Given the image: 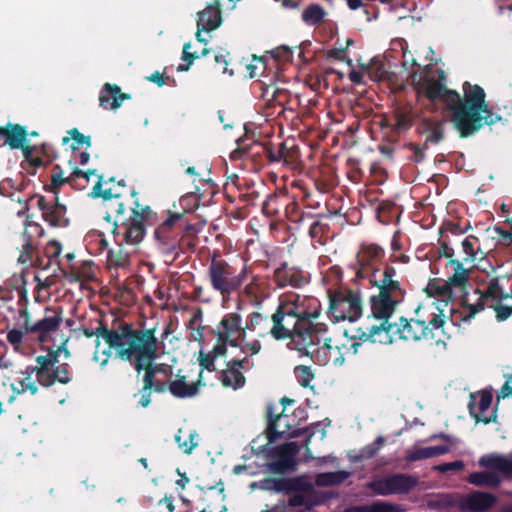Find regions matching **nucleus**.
<instances>
[{"label":"nucleus","instance_id":"f257e3e1","mask_svg":"<svg viewBox=\"0 0 512 512\" xmlns=\"http://www.w3.org/2000/svg\"><path fill=\"white\" fill-rule=\"evenodd\" d=\"M412 83L418 94L431 101L442 100L451 113V121L462 137L478 131L484 125H491L500 120L485 101L484 90L477 85L465 83L464 101L460 95L446 87L444 72L426 66L419 73L412 75Z\"/></svg>","mask_w":512,"mask_h":512},{"label":"nucleus","instance_id":"f03ea898","mask_svg":"<svg viewBox=\"0 0 512 512\" xmlns=\"http://www.w3.org/2000/svg\"><path fill=\"white\" fill-rule=\"evenodd\" d=\"M92 335L94 333H87V336ZM95 336L93 360L101 367L108 363L111 357V349H114L119 358L133 361L138 372L145 371L144 386L140 391L139 404L143 408L148 407L151 403V390L162 391L164 389L162 379L158 378V374L167 373L163 367L150 365L158 349L157 339L153 331L131 330L127 327L117 330L98 328Z\"/></svg>","mask_w":512,"mask_h":512},{"label":"nucleus","instance_id":"7ed1b4c3","mask_svg":"<svg viewBox=\"0 0 512 512\" xmlns=\"http://www.w3.org/2000/svg\"><path fill=\"white\" fill-rule=\"evenodd\" d=\"M446 310L433 298H426L415 309L416 317L407 321L401 319L399 324L388 325L382 322L379 326H371L364 336L373 343H392V335L399 334L404 340H434L436 343L444 342L446 332L444 330Z\"/></svg>","mask_w":512,"mask_h":512},{"label":"nucleus","instance_id":"20e7f679","mask_svg":"<svg viewBox=\"0 0 512 512\" xmlns=\"http://www.w3.org/2000/svg\"><path fill=\"white\" fill-rule=\"evenodd\" d=\"M150 215L151 210L148 206H143L135 201L129 219L113 224L111 231L119 249L108 252L107 262L109 267L126 266L130 253L134 250L133 248L144 238L145 221Z\"/></svg>","mask_w":512,"mask_h":512},{"label":"nucleus","instance_id":"39448f33","mask_svg":"<svg viewBox=\"0 0 512 512\" xmlns=\"http://www.w3.org/2000/svg\"><path fill=\"white\" fill-rule=\"evenodd\" d=\"M444 256L447 280L430 282L424 292L445 310H448L451 300H459L464 307V300L471 295L467 292L470 269L465 268L460 261L450 259L452 250L448 247L444 248ZM449 311H453V307Z\"/></svg>","mask_w":512,"mask_h":512},{"label":"nucleus","instance_id":"423d86ee","mask_svg":"<svg viewBox=\"0 0 512 512\" xmlns=\"http://www.w3.org/2000/svg\"><path fill=\"white\" fill-rule=\"evenodd\" d=\"M321 331L322 327L314 331V334L320 336V342H314L307 349H304L305 354L314 356L320 365L342 367L346 356L358 352L359 343L343 341L339 337L325 336Z\"/></svg>","mask_w":512,"mask_h":512},{"label":"nucleus","instance_id":"0eeeda50","mask_svg":"<svg viewBox=\"0 0 512 512\" xmlns=\"http://www.w3.org/2000/svg\"><path fill=\"white\" fill-rule=\"evenodd\" d=\"M247 328L242 326L239 314H226L214 330L218 345H223L227 349L229 346L232 353L233 350L240 349L241 353L246 356L257 354L261 349L260 342L258 340L248 341L246 339Z\"/></svg>","mask_w":512,"mask_h":512},{"label":"nucleus","instance_id":"6e6552de","mask_svg":"<svg viewBox=\"0 0 512 512\" xmlns=\"http://www.w3.org/2000/svg\"><path fill=\"white\" fill-rule=\"evenodd\" d=\"M272 321L271 334L273 337L278 340L291 338L299 351L307 349L314 342H320L318 334H314V331L305 330L304 326L300 325L299 319L282 313L281 306L272 316Z\"/></svg>","mask_w":512,"mask_h":512},{"label":"nucleus","instance_id":"1a4fd4ad","mask_svg":"<svg viewBox=\"0 0 512 512\" xmlns=\"http://www.w3.org/2000/svg\"><path fill=\"white\" fill-rule=\"evenodd\" d=\"M65 342V339L60 338L59 345H57L56 350H51L49 348L46 355L37 357V380L41 385L50 386L56 381L60 383H67L70 380L66 365L59 364V357L61 355H64L65 359L69 357V352L64 347Z\"/></svg>","mask_w":512,"mask_h":512},{"label":"nucleus","instance_id":"9d476101","mask_svg":"<svg viewBox=\"0 0 512 512\" xmlns=\"http://www.w3.org/2000/svg\"><path fill=\"white\" fill-rule=\"evenodd\" d=\"M281 312L299 319L305 330L316 331L311 320L319 316L320 304L317 299L297 294L287 295L280 304Z\"/></svg>","mask_w":512,"mask_h":512},{"label":"nucleus","instance_id":"9b49d317","mask_svg":"<svg viewBox=\"0 0 512 512\" xmlns=\"http://www.w3.org/2000/svg\"><path fill=\"white\" fill-rule=\"evenodd\" d=\"M479 464L486 471L473 473L469 476V482L475 485H496L502 477L512 476V455H487L480 459Z\"/></svg>","mask_w":512,"mask_h":512},{"label":"nucleus","instance_id":"f8f14e48","mask_svg":"<svg viewBox=\"0 0 512 512\" xmlns=\"http://www.w3.org/2000/svg\"><path fill=\"white\" fill-rule=\"evenodd\" d=\"M329 315L335 321H355L362 313L359 297L352 292H337L330 296Z\"/></svg>","mask_w":512,"mask_h":512},{"label":"nucleus","instance_id":"ddd939ff","mask_svg":"<svg viewBox=\"0 0 512 512\" xmlns=\"http://www.w3.org/2000/svg\"><path fill=\"white\" fill-rule=\"evenodd\" d=\"M506 298L497 283H491L484 294H480L477 290H474L471 295H468L464 300V310L455 313L451 321L454 324L457 323L458 320L467 321L476 313L483 310L484 302H488L489 300L500 301Z\"/></svg>","mask_w":512,"mask_h":512},{"label":"nucleus","instance_id":"4468645a","mask_svg":"<svg viewBox=\"0 0 512 512\" xmlns=\"http://www.w3.org/2000/svg\"><path fill=\"white\" fill-rule=\"evenodd\" d=\"M244 272L236 274L226 263L213 261L210 266V279L213 287L221 293H229L237 289L243 279Z\"/></svg>","mask_w":512,"mask_h":512},{"label":"nucleus","instance_id":"2eb2a0df","mask_svg":"<svg viewBox=\"0 0 512 512\" xmlns=\"http://www.w3.org/2000/svg\"><path fill=\"white\" fill-rule=\"evenodd\" d=\"M108 183L99 182L94 186L92 194L95 197L103 198V207L106 211L104 220L107 224H111L112 218L115 217L114 223H121L123 220H128L123 216L124 204L119 200V193L113 191L111 188L105 187Z\"/></svg>","mask_w":512,"mask_h":512},{"label":"nucleus","instance_id":"dca6fc26","mask_svg":"<svg viewBox=\"0 0 512 512\" xmlns=\"http://www.w3.org/2000/svg\"><path fill=\"white\" fill-rule=\"evenodd\" d=\"M61 318L57 312H48L45 317L34 324L25 323L26 332L37 334L40 342L56 341L59 334V324Z\"/></svg>","mask_w":512,"mask_h":512},{"label":"nucleus","instance_id":"f3484780","mask_svg":"<svg viewBox=\"0 0 512 512\" xmlns=\"http://www.w3.org/2000/svg\"><path fill=\"white\" fill-rule=\"evenodd\" d=\"M416 485V480L410 476L396 475L372 482L370 487L380 495L405 493Z\"/></svg>","mask_w":512,"mask_h":512},{"label":"nucleus","instance_id":"a211bd4d","mask_svg":"<svg viewBox=\"0 0 512 512\" xmlns=\"http://www.w3.org/2000/svg\"><path fill=\"white\" fill-rule=\"evenodd\" d=\"M492 393L481 391L471 395L469 409L477 422L489 423L496 418L495 410L491 407Z\"/></svg>","mask_w":512,"mask_h":512},{"label":"nucleus","instance_id":"6ab92c4d","mask_svg":"<svg viewBox=\"0 0 512 512\" xmlns=\"http://www.w3.org/2000/svg\"><path fill=\"white\" fill-rule=\"evenodd\" d=\"M383 251L376 245H365L358 252L357 260L360 266L359 274L362 277L370 276V273L378 271V266L381 263Z\"/></svg>","mask_w":512,"mask_h":512},{"label":"nucleus","instance_id":"aec40b11","mask_svg":"<svg viewBox=\"0 0 512 512\" xmlns=\"http://www.w3.org/2000/svg\"><path fill=\"white\" fill-rule=\"evenodd\" d=\"M402 300L400 296L389 295V293L379 292L378 295L371 297V311L375 318L382 319L387 322V319L393 314L396 305ZM389 324L386 323V326Z\"/></svg>","mask_w":512,"mask_h":512},{"label":"nucleus","instance_id":"412c9836","mask_svg":"<svg viewBox=\"0 0 512 512\" xmlns=\"http://www.w3.org/2000/svg\"><path fill=\"white\" fill-rule=\"evenodd\" d=\"M230 357L227 368L222 373L221 382L225 387L237 389L244 385L245 378L239 368H244V364H248V356L244 355L243 358H239L232 353Z\"/></svg>","mask_w":512,"mask_h":512},{"label":"nucleus","instance_id":"4be33fe9","mask_svg":"<svg viewBox=\"0 0 512 512\" xmlns=\"http://www.w3.org/2000/svg\"><path fill=\"white\" fill-rule=\"evenodd\" d=\"M26 139V132L19 125H8L5 128H0V141L4 140V144L9 145L11 148H23L26 158L30 156V148L23 147Z\"/></svg>","mask_w":512,"mask_h":512},{"label":"nucleus","instance_id":"5701e85b","mask_svg":"<svg viewBox=\"0 0 512 512\" xmlns=\"http://www.w3.org/2000/svg\"><path fill=\"white\" fill-rule=\"evenodd\" d=\"M370 281L379 288V292L389 293V295L402 297V291L398 281L394 280V270L386 269L379 276L376 272L371 275Z\"/></svg>","mask_w":512,"mask_h":512},{"label":"nucleus","instance_id":"b1692460","mask_svg":"<svg viewBox=\"0 0 512 512\" xmlns=\"http://www.w3.org/2000/svg\"><path fill=\"white\" fill-rule=\"evenodd\" d=\"M298 451L299 446L296 442L286 443L280 449V459L272 463L270 465V469L278 473L293 469L295 466L294 456L298 453Z\"/></svg>","mask_w":512,"mask_h":512},{"label":"nucleus","instance_id":"393cba45","mask_svg":"<svg viewBox=\"0 0 512 512\" xmlns=\"http://www.w3.org/2000/svg\"><path fill=\"white\" fill-rule=\"evenodd\" d=\"M198 17L197 26L199 29L212 31L218 28L221 24L219 3L215 1L213 4L207 6L206 9L198 13Z\"/></svg>","mask_w":512,"mask_h":512},{"label":"nucleus","instance_id":"a878e982","mask_svg":"<svg viewBox=\"0 0 512 512\" xmlns=\"http://www.w3.org/2000/svg\"><path fill=\"white\" fill-rule=\"evenodd\" d=\"M126 94L120 93V88L116 85L106 84L100 94V105L104 109L116 110L122 102L127 99Z\"/></svg>","mask_w":512,"mask_h":512},{"label":"nucleus","instance_id":"bb28decb","mask_svg":"<svg viewBox=\"0 0 512 512\" xmlns=\"http://www.w3.org/2000/svg\"><path fill=\"white\" fill-rule=\"evenodd\" d=\"M298 433V429L290 431V425L287 415H279L277 419L270 425L267 432V437L269 443H273L279 437H295L298 435Z\"/></svg>","mask_w":512,"mask_h":512},{"label":"nucleus","instance_id":"cd10ccee","mask_svg":"<svg viewBox=\"0 0 512 512\" xmlns=\"http://www.w3.org/2000/svg\"><path fill=\"white\" fill-rule=\"evenodd\" d=\"M450 448L446 445L430 446V447H415L407 452V461H418L422 459L433 458L447 453Z\"/></svg>","mask_w":512,"mask_h":512},{"label":"nucleus","instance_id":"c85d7f7f","mask_svg":"<svg viewBox=\"0 0 512 512\" xmlns=\"http://www.w3.org/2000/svg\"><path fill=\"white\" fill-rule=\"evenodd\" d=\"M175 441L185 454H191L199 444V435L193 429L180 428L175 435Z\"/></svg>","mask_w":512,"mask_h":512},{"label":"nucleus","instance_id":"c756f323","mask_svg":"<svg viewBox=\"0 0 512 512\" xmlns=\"http://www.w3.org/2000/svg\"><path fill=\"white\" fill-rule=\"evenodd\" d=\"M200 384V380L198 384L192 382L189 383L186 380L185 376H181L176 378L170 383L169 390L175 397L185 398L192 397L198 392V385Z\"/></svg>","mask_w":512,"mask_h":512},{"label":"nucleus","instance_id":"7c9ffc66","mask_svg":"<svg viewBox=\"0 0 512 512\" xmlns=\"http://www.w3.org/2000/svg\"><path fill=\"white\" fill-rule=\"evenodd\" d=\"M327 16V11L319 4L315 3L304 7L301 13L302 21L309 26H315L324 23Z\"/></svg>","mask_w":512,"mask_h":512},{"label":"nucleus","instance_id":"2f4dec72","mask_svg":"<svg viewBox=\"0 0 512 512\" xmlns=\"http://www.w3.org/2000/svg\"><path fill=\"white\" fill-rule=\"evenodd\" d=\"M495 503V498L488 493L476 492L465 499V506L473 511H484Z\"/></svg>","mask_w":512,"mask_h":512},{"label":"nucleus","instance_id":"473e14b6","mask_svg":"<svg viewBox=\"0 0 512 512\" xmlns=\"http://www.w3.org/2000/svg\"><path fill=\"white\" fill-rule=\"evenodd\" d=\"M220 356L229 357L232 356V352L225 346L217 344L210 353H200L198 360L203 368L211 371L214 369V360Z\"/></svg>","mask_w":512,"mask_h":512},{"label":"nucleus","instance_id":"72a5a7b5","mask_svg":"<svg viewBox=\"0 0 512 512\" xmlns=\"http://www.w3.org/2000/svg\"><path fill=\"white\" fill-rule=\"evenodd\" d=\"M348 477L349 473L346 471L327 472L317 475L315 482L318 486H333L343 482Z\"/></svg>","mask_w":512,"mask_h":512},{"label":"nucleus","instance_id":"f704fd0d","mask_svg":"<svg viewBox=\"0 0 512 512\" xmlns=\"http://www.w3.org/2000/svg\"><path fill=\"white\" fill-rule=\"evenodd\" d=\"M462 250L464 253L463 260L473 262L476 259V253L479 249L475 238H466L462 241Z\"/></svg>","mask_w":512,"mask_h":512},{"label":"nucleus","instance_id":"c9c22d12","mask_svg":"<svg viewBox=\"0 0 512 512\" xmlns=\"http://www.w3.org/2000/svg\"><path fill=\"white\" fill-rule=\"evenodd\" d=\"M296 378L301 386L310 387L314 379V373L311 368L306 365L297 366L294 370Z\"/></svg>","mask_w":512,"mask_h":512},{"label":"nucleus","instance_id":"e433bc0d","mask_svg":"<svg viewBox=\"0 0 512 512\" xmlns=\"http://www.w3.org/2000/svg\"><path fill=\"white\" fill-rule=\"evenodd\" d=\"M7 346L0 341V372L2 375L9 376L12 372L13 365L10 363V359L7 357Z\"/></svg>","mask_w":512,"mask_h":512},{"label":"nucleus","instance_id":"4c0bfd02","mask_svg":"<svg viewBox=\"0 0 512 512\" xmlns=\"http://www.w3.org/2000/svg\"><path fill=\"white\" fill-rule=\"evenodd\" d=\"M384 502H375L371 505L354 506L345 510V512H385Z\"/></svg>","mask_w":512,"mask_h":512},{"label":"nucleus","instance_id":"58836bf2","mask_svg":"<svg viewBox=\"0 0 512 512\" xmlns=\"http://www.w3.org/2000/svg\"><path fill=\"white\" fill-rule=\"evenodd\" d=\"M265 68V62L262 58L253 56L249 64L246 65L247 72L250 78H254L258 75L259 70Z\"/></svg>","mask_w":512,"mask_h":512},{"label":"nucleus","instance_id":"ea45409f","mask_svg":"<svg viewBox=\"0 0 512 512\" xmlns=\"http://www.w3.org/2000/svg\"><path fill=\"white\" fill-rule=\"evenodd\" d=\"M379 64V59L373 58L367 63H359L360 70L364 75H367L371 80H380V75L376 74L374 76L373 67Z\"/></svg>","mask_w":512,"mask_h":512},{"label":"nucleus","instance_id":"a19ab883","mask_svg":"<svg viewBox=\"0 0 512 512\" xmlns=\"http://www.w3.org/2000/svg\"><path fill=\"white\" fill-rule=\"evenodd\" d=\"M23 336L24 333L20 330L13 329L8 332L7 340L13 346L15 351H19Z\"/></svg>","mask_w":512,"mask_h":512},{"label":"nucleus","instance_id":"79ce46f5","mask_svg":"<svg viewBox=\"0 0 512 512\" xmlns=\"http://www.w3.org/2000/svg\"><path fill=\"white\" fill-rule=\"evenodd\" d=\"M507 223L510 225L511 231H504L503 228L498 226L493 228V231L502 240L504 245H510L512 243V219L507 220Z\"/></svg>","mask_w":512,"mask_h":512},{"label":"nucleus","instance_id":"37998d69","mask_svg":"<svg viewBox=\"0 0 512 512\" xmlns=\"http://www.w3.org/2000/svg\"><path fill=\"white\" fill-rule=\"evenodd\" d=\"M190 49H191V44L190 43H186L183 47V55H182V59L186 62H188V65H191L192 62L197 58L196 55L190 53ZM189 66H184V65H180L177 70L178 71H186L188 70Z\"/></svg>","mask_w":512,"mask_h":512},{"label":"nucleus","instance_id":"c03bdc74","mask_svg":"<svg viewBox=\"0 0 512 512\" xmlns=\"http://www.w3.org/2000/svg\"><path fill=\"white\" fill-rule=\"evenodd\" d=\"M464 467V463L462 461H454L450 463H444L441 465H437L434 467L435 470L445 473L451 470H461Z\"/></svg>","mask_w":512,"mask_h":512},{"label":"nucleus","instance_id":"a18cd8bd","mask_svg":"<svg viewBox=\"0 0 512 512\" xmlns=\"http://www.w3.org/2000/svg\"><path fill=\"white\" fill-rule=\"evenodd\" d=\"M512 396V373L507 377L504 386L502 387L500 393L498 394V400L500 398H506Z\"/></svg>","mask_w":512,"mask_h":512},{"label":"nucleus","instance_id":"49530a36","mask_svg":"<svg viewBox=\"0 0 512 512\" xmlns=\"http://www.w3.org/2000/svg\"><path fill=\"white\" fill-rule=\"evenodd\" d=\"M497 318L499 320H505L512 314V305H499L495 307Z\"/></svg>","mask_w":512,"mask_h":512},{"label":"nucleus","instance_id":"de8ad7c7","mask_svg":"<svg viewBox=\"0 0 512 512\" xmlns=\"http://www.w3.org/2000/svg\"><path fill=\"white\" fill-rule=\"evenodd\" d=\"M46 253L51 257H56L61 253V245L57 241H50L46 247Z\"/></svg>","mask_w":512,"mask_h":512},{"label":"nucleus","instance_id":"09e8293b","mask_svg":"<svg viewBox=\"0 0 512 512\" xmlns=\"http://www.w3.org/2000/svg\"><path fill=\"white\" fill-rule=\"evenodd\" d=\"M383 439L381 437L377 438V440L373 443L371 447H367L364 449L363 453L367 457H372L382 446Z\"/></svg>","mask_w":512,"mask_h":512},{"label":"nucleus","instance_id":"8fccbe9b","mask_svg":"<svg viewBox=\"0 0 512 512\" xmlns=\"http://www.w3.org/2000/svg\"><path fill=\"white\" fill-rule=\"evenodd\" d=\"M69 134L72 139L76 140L78 144H87L89 145V138L82 135L78 130L72 129L69 131Z\"/></svg>","mask_w":512,"mask_h":512},{"label":"nucleus","instance_id":"3c124183","mask_svg":"<svg viewBox=\"0 0 512 512\" xmlns=\"http://www.w3.org/2000/svg\"><path fill=\"white\" fill-rule=\"evenodd\" d=\"M273 58L281 59L285 58L290 54V50L288 47H278L270 52Z\"/></svg>","mask_w":512,"mask_h":512},{"label":"nucleus","instance_id":"603ef678","mask_svg":"<svg viewBox=\"0 0 512 512\" xmlns=\"http://www.w3.org/2000/svg\"><path fill=\"white\" fill-rule=\"evenodd\" d=\"M305 502L302 494H295L289 498V505L292 507L302 506Z\"/></svg>","mask_w":512,"mask_h":512},{"label":"nucleus","instance_id":"864d4df0","mask_svg":"<svg viewBox=\"0 0 512 512\" xmlns=\"http://www.w3.org/2000/svg\"><path fill=\"white\" fill-rule=\"evenodd\" d=\"M215 61L217 64L221 65V72L225 73L227 71V65H228L226 56L223 54H217L215 56Z\"/></svg>","mask_w":512,"mask_h":512},{"label":"nucleus","instance_id":"5fc2aeb1","mask_svg":"<svg viewBox=\"0 0 512 512\" xmlns=\"http://www.w3.org/2000/svg\"><path fill=\"white\" fill-rule=\"evenodd\" d=\"M363 77H364V74L363 72L360 70V71H351L350 74H349V78L352 82L354 83H362L363 82Z\"/></svg>","mask_w":512,"mask_h":512},{"label":"nucleus","instance_id":"6e6d98bb","mask_svg":"<svg viewBox=\"0 0 512 512\" xmlns=\"http://www.w3.org/2000/svg\"><path fill=\"white\" fill-rule=\"evenodd\" d=\"M151 361H153V359H152ZM150 365H151V366H157V364H152V362H150ZM158 367H163V368H165V369H166V371H167L166 375H165V373H164V372H162V373H159V374H158V378H159V379H162V384H163V383H164V381H165V379H166V378L169 376V374H170V367H169V366H166V365H162V364L158 365Z\"/></svg>","mask_w":512,"mask_h":512},{"label":"nucleus","instance_id":"4d7b16f0","mask_svg":"<svg viewBox=\"0 0 512 512\" xmlns=\"http://www.w3.org/2000/svg\"><path fill=\"white\" fill-rule=\"evenodd\" d=\"M180 219V215L179 214H174V215H171L169 216L165 222L163 223V226L164 227H171L176 221H178Z\"/></svg>","mask_w":512,"mask_h":512},{"label":"nucleus","instance_id":"13d9d810","mask_svg":"<svg viewBox=\"0 0 512 512\" xmlns=\"http://www.w3.org/2000/svg\"><path fill=\"white\" fill-rule=\"evenodd\" d=\"M373 72H374V76L376 74L380 75V79H382V77L384 76L383 65L380 60H379V64L375 65L373 67Z\"/></svg>","mask_w":512,"mask_h":512},{"label":"nucleus","instance_id":"bf43d9fd","mask_svg":"<svg viewBox=\"0 0 512 512\" xmlns=\"http://www.w3.org/2000/svg\"><path fill=\"white\" fill-rule=\"evenodd\" d=\"M347 4L351 9L355 10L362 5V0H347Z\"/></svg>","mask_w":512,"mask_h":512},{"label":"nucleus","instance_id":"052dcab7","mask_svg":"<svg viewBox=\"0 0 512 512\" xmlns=\"http://www.w3.org/2000/svg\"><path fill=\"white\" fill-rule=\"evenodd\" d=\"M269 484H270V481L269 480H265L263 482H260L259 484L252 483L251 484V488L254 489L256 487H259V488H262V489H267V488H269Z\"/></svg>","mask_w":512,"mask_h":512},{"label":"nucleus","instance_id":"680f3d73","mask_svg":"<svg viewBox=\"0 0 512 512\" xmlns=\"http://www.w3.org/2000/svg\"><path fill=\"white\" fill-rule=\"evenodd\" d=\"M149 79L153 82H156L158 84H163V81L161 80V75L159 73L152 74Z\"/></svg>","mask_w":512,"mask_h":512},{"label":"nucleus","instance_id":"e2e57ef3","mask_svg":"<svg viewBox=\"0 0 512 512\" xmlns=\"http://www.w3.org/2000/svg\"><path fill=\"white\" fill-rule=\"evenodd\" d=\"M92 174H94V171H87V172H83V171H76V175L77 176H81V177H84L86 179H89V176H92Z\"/></svg>","mask_w":512,"mask_h":512},{"label":"nucleus","instance_id":"0e129e2a","mask_svg":"<svg viewBox=\"0 0 512 512\" xmlns=\"http://www.w3.org/2000/svg\"><path fill=\"white\" fill-rule=\"evenodd\" d=\"M202 31H205V30H204V29H199V28L197 27L196 38H197V40H198L199 42H201V43H205V44H206V43H207V39H205V38H203V37L201 36V32H202Z\"/></svg>","mask_w":512,"mask_h":512},{"label":"nucleus","instance_id":"69168bd1","mask_svg":"<svg viewBox=\"0 0 512 512\" xmlns=\"http://www.w3.org/2000/svg\"><path fill=\"white\" fill-rule=\"evenodd\" d=\"M385 512H400L395 506L384 502Z\"/></svg>","mask_w":512,"mask_h":512},{"label":"nucleus","instance_id":"338daca9","mask_svg":"<svg viewBox=\"0 0 512 512\" xmlns=\"http://www.w3.org/2000/svg\"><path fill=\"white\" fill-rule=\"evenodd\" d=\"M88 160H89V155L87 153H82L80 155V163L82 165L86 164L88 162Z\"/></svg>","mask_w":512,"mask_h":512},{"label":"nucleus","instance_id":"774afa93","mask_svg":"<svg viewBox=\"0 0 512 512\" xmlns=\"http://www.w3.org/2000/svg\"><path fill=\"white\" fill-rule=\"evenodd\" d=\"M245 469H246L245 466H240V465L235 466L234 467V473L235 474H241Z\"/></svg>","mask_w":512,"mask_h":512}]
</instances>
